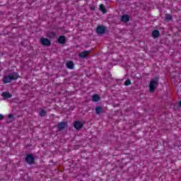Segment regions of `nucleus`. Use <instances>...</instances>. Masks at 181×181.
Segmentation results:
<instances>
[{
	"instance_id": "f257e3e1",
	"label": "nucleus",
	"mask_w": 181,
	"mask_h": 181,
	"mask_svg": "<svg viewBox=\"0 0 181 181\" xmlns=\"http://www.w3.org/2000/svg\"><path fill=\"white\" fill-rule=\"evenodd\" d=\"M19 77V74L18 72H12L8 75L5 76L3 78L2 81L4 84H8V83H11V81H13V80H18Z\"/></svg>"
},
{
	"instance_id": "f03ea898",
	"label": "nucleus",
	"mask_w": 181,
	"mask_h": 181,
	"mask_svg": "<svg viewBox=\"0 0 181 181\" xmlns=\"http://www.w3.org/2000/svg\"><path fill=\"white\" fill-rule=\"evenodd\" d=\"M159 84V76H155L151 78L149 83V91L150 93H155V90H156V87Z\"/></svg>"
},
{
	"instance_id": "7ed1b4c3",
	"label": "nucleus",
	"mask_w": 181,
	"mask_h": 181,
	"mask_svg": "<svg viewBox=\"0 0 181 181\" xmlns=\"http://www.w3.org/2000/svg\"><path fill=\"white\" fill-rule=\"evenodd\" d=\"M24 160L28 165H33V163H35V156H33L32 153H28L25 157Z\"/></svg>"
},
{
	"instance_id": "20e7f679",
	"label": "nucleus",
	"mask_w": 181,
	"mask_h": 181,
	"mask_svg": "<svg viewBox=\"0 0 181 181\" xmlns=\"http://www.w3.org/2000/svg\"><path fill=\"white\" fill-rule=\"evenodd\" d=\"M40 43L41 45H42V46H46L47 47H49V46H52V42L47 38H40Z\"/></svg>"
},
{
	"instance_id": "39448f33",
	"label": "nucleus",
	"mask_w": 181,
	"mask_h": 181,
	"mask_svg": "<svg viewBox=\"0 0 181 181\" xmlns=\"http://www.w3.org/2000/svg\"><path fill=\"white\" fill-rule=\"evenodd\" d=\"M68 127H69V125L67 124V122H61L58 123L57 129H58V131H63V129H65Z\"/></svg>"
},
{
	"instance_id": "423d86ee",
	"label": "nucleus",
	"mask_w": 181,
	"mask_h": 181,
	"mask_svg": "<svg viewBox=\"0 0 181 181\" xmlns=\"http://www.w3.org/2000/svg\"><path fill=\"white\" fill-rule=\"evenodd\" d=\"M105 26L104 25H99L96 28V33L98 35H104L105 33Z\"/></svg>"
},
{
	"instance_id": "0eeeda50",
	"label": "nucleus",
	"mask_w": 181,
	"mask_h": 181,
	"mask_svg": "<svg viewBox=\"0 0 181 181\" xmlns=\"http://www.w3.org/2000/svg\"><path fill=\"white\" fill-rule=\"evenodd\" d=\"M83 127H84V124H83L82 122L75 121L74 122V128H75V129H77V131H79V129H81Z\"/></svg>"
},
{
	"instance_id": "6e6552de",
	"label": "nucleus",
	"mask_w": 181,
	"mask_h": 181,
	"mask_svg": "<svg viewBox=\"0 0 181 181\" xmlns=\"http://www.w3.org/2000/svg\"><path fill=\"white\" fill-rule=\"evenodd\" d=\"M91 53V50H86V51H83L81 52H79L78 57L81 59H86L87 56Z\"/></svg>"
},
{
	"instance_id": "1a4fd4ad",
	"label": "nucleus",
	"mask_w": 181,
	"mask_h": 181,
	"mask_svg": "<svg viewBox=\"0 0 181 181\" xmlns=\"http://www.w3.org/2000/svg\"><path fill=\"white\" fill-rule=\"evenodd\" d=\"M66 42H67V39L66 38V36L60 35L58 37V43H59V45H66Z\"/></svg>"
},
{
	"instance_id": "9d476101",
	"label": "nucleus",
	"mask_w": 181,
	"mask_h": 181,
	"mask_svg": "<svg viewBox=\"0 0 181 181\" xmlns=\"http://www.w3.org/2000/svg\"><path fill=\"white\" fill-rule=\"evenodd\" d=\"M130 17L128 16V14H124L121 16V21L124 23H127L129 22Z\"/></svg>"
},
{
	"instance_id": "9b49d317",
	"label": "nucleus",
	"mask_w": 181,
	"mask_h": 181,
	"mask_svg": "<svg viewBox=\"0 0 181 181\" xmlns=\"http://www.w3.org/2000/svg\"><path fill=\"white\" fill-rule=\"evenodd\" d=\"M151 36L153 37V39H158V37L160 36V32H159L158 30H154L151 33Z\"/></svg>"
},
{
	"instance_id": "f8f14e48",
	"label": "nucleus",
	"mask_w": 181,
	"mask_h": 181,
	"mask_svg": "<svg viewBox=\"0 0 181 181\" xmlns=\"http://www.w3.org/2000/svg\"><path fill=\"white\" fill-rule=\"evenodd\" d=\"M95 111L97 115H100L101 113L104 112V109L101 106H96L95 108Z\"/></svg>"
},
{
	"instance_id": "ddd939ff",
	"label": "nucleus",
	"mask_w": 181,
	"mask_h": 181,
	"mask_svg": "<svg viewBox=\"0 0 181 181\" xmlns=\"http://www.w3.org/2000/svg\"><path fill=\"white\" fill-rule=\"evenodd\" d=\"M66 66L67 69H69L70 70H73L74 69V62H73V61H69L66 62Z\"/></svg>"
},
{
	"instance_id": "4468645a",
	"label": "nucleus",
	"mask_w": 181,
	"mask_h": 181,
	"mask_svg": "<svg viewBox=\"0 0 181 181\" xmlns=\"http://www.w3.org/2000/svg\"><path fill=\"white\" fill-rule=\"evenodd\" d=\"M1 97H3V98H12V94H11L9 92L6 91V92H3L1 93Z\"/></svg>"
},
{
	"instance_id": "2eb2a0df",
	"label": "nucleus",
	"mask_w": 181,
	"mask_h": 181,
	"mask_svg": "<svg viewBox=\"0 0 181 181\" xmlns=\"http://www.w3.org/2000/svg\"><path fill=\"white\" fill-rule=\"evenodd\" d=\"M100 100H101V98L98 94H95L92 96V101H93L94 103H98Z\"/></svg>"
},
{
	"instance_id": "dca6fc26",
	"label": "nucleus",
	"mask_w": 181,
	"mask_h": 181,
	"mask_svg": "<svg viewBox=\"0 0 181 181\" xmlns=\"http://www.w3.org/2000/svg\"><path fill=\"white\" fill-rule=\"evenodd\" d=\"M47 36L49 39H53V38L56 37V33L52 32V31H49L48 33H47Z\"/></svg>"
},
{
	"instance_id": "f3484780",
	"label": "nucleus",
	"mask_w": 181,
	"mask_h": 181,
	"mask_svg": "<svg viewBox=\"0 0 181 181\" xmlns=\"http://www.w3.org/2000/svg\"><path fill=\"white\" fill-rule=\"evenodd\" d=\"M173 19V17L169 14V13H166L165 16V22H170V21H172Z\"/></svg>"
},
{
	"instance_id": "a211bd4d",
	"label": "nucleus",
	"mask_w": 181,
	"mask_h": 181,
	"mask_svg": "<svg viewBox=\"0 0 181 181\" xmlns=\"http://www.w3.org/2000/svg\"><path fill=\"white\" fill-rule=\"evenodd\" d=\"M99 10L101 11L103 13H107V8H105L104 4H100L99 6Z\"/></svg>"
},
{
	"instance_id": "6ab92c4d",
	"label": "nucleus",
	"mask_w": 181,
	"mask_h": 181,
	"mask_svg": "<svg viewBox=\"0 0 181 181\" xmlns=\"http://www.w3.org/2000/svg\"><path fill=\"white\" fill-rule=\"evenodd\" d=\"M46 114H47V112H46V110H42L40 112V117H46Z\"/></svg>"
},
{
	"instance_id": "aec40b11",
	"label": "nucleus",
	"mask_w": 181,
	"mask_h": 181,
	"mask_svg": "<svg viewBox=\"0 0 181 181\" xmlns=\"http://www.w3.org/2000/svg\"><path fill=\"white\" fill-rule=\"evenodd\" d=\"M132 83H131V80L129 79H127L124 82V86H131Z\"/></svg>"
},
{
	"instance_id": "412c9836",
	"label": "nucleus",
	"mask_w": 181,
	"mask_h": 181,
	"mask_svg": "<svg viewBox=\"0 0 181 181\" xmlns=\"http://www.w3.org/2000/svg\"><path fill=\"white\" fill-rule=\"evenodd\" d=\"M5 118V116H4V115L0 114V121H2V119H4Z\"/></svg>"
},
{
	"instance_id": "4be33fe9",
	"label": "nucleus",
	"mask_w": 181,
	"mask_h": 181,
	"mask_svg": "<svg viewBox=\"0 0 181 181\" xmlns=\"http://www.w3.org/2000/svg\"><path fill=\"white\" fill-rule=\"evenodd\" d=\"M13 115H12V114H10V115H8V118L9 119H11V118H13Z\"/></svg>"
},
{
	"instance_id": "5701e85b",
	"label": "nucleus",
	"mask_w": 181,
	"mask_h": 181,
	"mask_svg": "<svg viewBox=\"0 0 181 181\" xmlns=\"http://www.w3.org/2000/svg\"><path fill=\"white\" fill-rule=\"evenodd\" d=\"M90 11H95V6H90Z\"/></svg>"
}]
</instances>
